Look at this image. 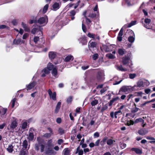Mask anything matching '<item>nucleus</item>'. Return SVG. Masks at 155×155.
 I'll list each match as a JSON object with an SVG mask.
<instances>
[{"label":"nucleus","mask_w":155,"mask_h":155,"mask_svg":"<svg viewBox=\"0 0 155 155\" xmlns=\"http://www.w3.org/2000/svg\"><path fill=\"white\" fill-rule=\"evenodd\" d=\"M18 124L17 121L15 120L12 121L10 125V129L14 130L17 126Z\"/></svg>","instance_id":"obj_15"},{"label":"nucleus","mask_w":155,"mask_h":155,"mask_svg":"<svg viewBox=\"0 0 155 155\" xmlns=\"http://www.w3.org/2000/svg\"><path fill=\"white\" fill-rule=\"evenodd\" d=\"M146 139L148 140H151L152 141H149V143H155V138H154L152 137H150V136H147L146 137Z\"/></svg>","instance_id":"obj_32"},{"label":"nucleus","mask_w":155,"mask_h":155,"mask_svg":"<svg viewBox=\"0 0 155 155\" xmlns=\"http://www.w3.org/2000/svg\"><path fill=\"white\" fill-rule=\"evenodd\" d=\"M49 5L48 4H46L44 7L42 13L45 14L46 13L48 9Z\"/></svg>","instance_id":"obj_34"},{"label":"nucleus","mask_w":155,"mask_h":155,"mask_svg":"<svg viewBox=\"0 0 155 155\" xmlns=\"http://www.w3.org/2000/svg\"><path fill=\"white\" fill-rule=\"evenodd\" d=\"M48 21V18L47 16L45 15L44 16L41 17L37 20V23L41 25H46Z\"/></svg>","instance_id":"obj_3"},{"label":"nucleus","mask_w":155,"mask_h":155,"mask_svg":"<svg viewBox=\"0 0 155 155\" xmlns=\"http://www.w3.org/2000/svg\"><path fill=\"white\" fill-rule=\"evenodd\" d=\"M39 40V38L38 36H35L33 39L34 41L35 44L37 43Z\"/></svg>","instance_id":"obj_51"},{"label":"nucleus","mask_w":155,"mask_h":155,"mask_svg":"<svg viewBox=\"0 0 155 155\" xmlns=\"http://www.w3.org/2000/svg\"><path fill=\"white\" fill-rule=\"evenodd\" d=\"M98 57V55L97 54H95L93 55L92 58L94 60H96Z\"/></svg>","instance_id":"obj_58"},{"label":"nucleus","mask_w":155,"mask_h":155,"mask_svg":"<svg viewBox=\"0 0 155 155\" xmlns=\"http://www.w3.org/2000/svg\"><path fill=\"white\" fill-rule=\"evenodd\" d=\"M45 148V145L42 143H36L35 145V150L38 151L40 149L41 152H43Z\"/></svg>","instance_id":"obj_5"},{"label":"nucleus","mask_w":155,"mask_h":155,"mask_svg":"<svg viewBox=\"0 0 155 155\" xmlns=\"http://www.w3.org/2000/svg\"><path fill=\"white\" fill-rule=\"evenodd\" d=\"M63 155H69L70 153V151L68 148H65L63 151Z\"/></svg>","instance_id":"obj_30"},{"label":"nucleus","mask_w":155,"mask_h":155,"mask_svg":"<svg viewBox=\"0 0 155 155\" xmlns=\"http://www.w3.org/2000/svg\"><path fill=\"white\" fill-rule=\"evenodd\" d=\"M137 21H132L131 22L128 24V27L129 28L130 27L136 24Z\"/></svg>","instance_id":"obj_42"},{"label":"nucleus","mask_w":155,"mask_h":155,"mask_svg":"<svg viewBox=\"0 0 155 155\" xmlns=\"http://www.w3.org/2000/svg\"><path fill=\"white\" fill-rule=\"evenodd\" d=\"M77 153H78L79 155H82L83 154V151L82 149H81L80 150L76 152L75 153L77 154Z\"/></svg>","instance_id":"obj_57"},{"label":"nucleus","mask_w":155,"mask_h":155,"mask_svg":"<svg viewBox=\"0 0 155 155\" xmlns=\"http://www.w3.org/2000/svg\"><path fill=\"white\" fill-rule=\"evenodd\" d=\"M90 43L89 46H90L91 48H93L94 47H95L96 45V44L95 42H91Z\"/></svg>","instance_id":"obj_50"},{"label":"nucleus","mask_w":155,"mask_h":155,"mask_svg":"<svg viewBox=\"0 0 155 155\" xmlns=\"http://www.w3.org/2000/svg\"><path fill=\"white\" fill-rule=\"evenodd\" d=\"M48 56L50 58L54 59L56 57V53L54 51H50L49 53Z\"/></svg>","instance_id":"obj_19"},{"label":"nucleus","mask_w":155,"mask_h":155,"mask_svg":"<svg viewBox=\"0 0 155 155\" xmlns=\"http://www.w3.org/2000/svg\"><path fill=\"white\" fill-rule=\"evenodd\" d=\"M143 122V123L144 122V120L143 119L141 118H139L137 119L134 122V123L136 124L138 122Z\"/></svg>","instance_id":"obj_38"},{"label":"nucleus","mask_w":155,"mask_h":155,"mask_svg":"<svg viewBox=\"0 0 155 155\" xmlns=\"http://www.w3.org/2000/svg\"><path fill=\"white\" fill-rule=\"evenodd\" d=\"M132 32L133 33V35L132 36H130L128 38V41L129 42L131 43H133L134 42L135 39L134 34L133 31H132Z\"/></svg>","instance_id":"obj_16"},{"label":"nucleus","mask_w":155,"mask_h":155,"mask_svg":"<svg viewBox=\"0 0 155 155\" xmlns=\"http://www.w3.org/2000/svg\"><path fill=\"white\" fill-rule=\"evenodd\" d=\"M99 101H101V98L97 96L95 97L92 100L91 104L92 106H95L98 103Z\"/></svg>","instance_id":"obj_10"},{"label":"nucleus","mask_w":155,"mask_h":155,"mask_svg":"<svg viewBox=\"0 0 155 155\" xmlns=\"http://www.w3.org/2000/svg\"><path fill=\"white\" fill-rule=\"evenodd\" d=\"M108 137H104L103 139L100 141V144L101 146L104 145L107 140Z\"/></svg>","instance_id":"obj_26"},{"label":"nucleus","mask_w":155,"mask_h":155,"mask_svg":"<svg viewBox=\"0 0 155 155\" xmlns=\"http://www.w3.org/2000/svg\"><path fill=\"white\" fill-rule=\"evenodd\" d=\"M106 57H107L110 59H114L115 58V57L114 55L111 53L107 54H106Z\"/></svg>","instance_id":"obj_35"},{"label":"nucleus","mask_w":155,"mask_h":155,"mask_svg":"<svg viewBox=\"0 0 155 155\" xmlns=\"http://www.w3.org/2000/svg\"><path fill=\"white\" fill-rule=\"evenodd\" d=\"M130 61V58L127 55H125L122 58V63L124 65L127 66L129 61Z\"/></svg>","instance_id":"obj_9"},{"label":"nucleus","mask_w":155,"mask_h":155,"mask_svg":"<svg viewBox=\"0 0 155 155\" xmlns=\"http://www.w3.org/2000/svg\"><path fill=\"white\" fill-rule=\"evenodd\" d=\"M24 42L21 39H15L13 41V44L15 45H20L23 43Z\"/></svg>","instance_id":"obj_18"},{"label":"nucleus","mask_w":155,"mask_h":155,"mask_svg":"<svg viewBox=\"0 0 155 155\" xmlns=\"http://www.w3.org/2000/svg\"><path fill=\"white\" fill-rule=\"evenodd\" d=\"M99 137V134L98 132H96L94 134V138H97Z\"/></svg>","instance_id":"obj_60"},{"label":"nucleus","mask_w":155,"mask_h":155,"mask_svg":"<svg viewBox=\"0 0 155 155\" xmlns=\"http://www.w3.org/2000/svg\"><path fill=\"white\" fill-rule=\"evenodd\" d=\"M54 65L51 63H49L47 65V68H45L42 70L41 76L45 77L46 74H48L50 71L52 70L54 68Z\"/></svg>","instance_id":"obj_1"},{"label":"nucleus","mask_w":155,"mask_h":155,"mask_svg":"<svg viewBox=\"0 0 155 155\" xmlns=\"http://www.w3.org/2000/svg\"><path fill=\"white\" fill-rule=\"evenodd\" d=\"M129 90V88L128 87L126 86H123L120 89V90L121 91L124 92H127Z\"/></svg>","instance_id":"obj_29"},{"label":"nucleus","mask_w":155,"mask_h":155,"mask_svg":"<svg viewBox=\"0 0 155 155\" xmlns=\"http://www.w3.org/2000/svg\"><path fill=\"white\" fill-rule=\"evenodd\" d=\"M149 84V81L144 79L140 80L137 83V86L139 87H146L148 86Z\"/></svg>","instance_id":"obj_2"},{"label":"nucleus","mask_w":155,"mask_h":155,"mask_svg":"<svg viewBox=\"0 0 155 155\" xmlns=\"http://www.w3.org/2000/svg\"><path fill=\"white\" fill-rule=\"evenodd\" d=\"M37 140L38 142L37 143H42L41 141H42V139L40 137H37Z\"/></svg>","instance_id":"obj_62"},{"label":"nucleus","mask_w":155,"mask_h":155,"mask_svg":"<svg viewBox=\"0 0 155 155\" xmlns=\"http://www.w3.org/2000/svg\"><path fill=\"white\" fill-rule=\"evenodd\" d=\"M46 155H54L55 152L53 150L48 148L45 151Z\"/></svg>","instance_id":"obj_17"},{"label":"nucleus","mask_w":155,"mask_h":155,"mask_svg":"<svg viewBox=\"0 0 155 155\" xmlns=\"http://www.w3.org/2000/svg\"><path fill=\"white\" fill-rule=\"evenodd\" d=\"M150 103L149 101H147L146 102H145L144 103L141 104H140V106H139V105H137V106L138 107H143L144 106H145L147 104V103Z\"/></svg>","instance_id":"obj_54"},{"label":"nucleus","mask_w":155,"mask_h":155,"mask_svg":"<svg viewBox=\"0 0 155 155\" xmlns=\"http://www.w3.org/2000/svg\"><path fill=\"white\" fill-rule=\"evenodd\" d=\"M48 93L51 98L53 100H56V93L55 92L52 93L51 90L49 89L48 91Z\"/></svg>","instance_id":"obj_11"},{"label":"nucleus","mask_w":155,"mask_h":155,"mask_svg":"<svg viewBox=\"0 0 155 155\" xmlns=\"http://www.w3.org/2000/svg\"><path fill=\"white\" fill-rule=\"evenodd\" d=\"M79 40L80 42L83 45H84L87 44V41L86 38L84 37L81 38L79 39Z\"/></svg>","instance_id":"obj_25"},{"label":"nucleus","mask_w":155,"mask_h":155,"mask_svg":"<svg viewBox=\"0 0 155 155\" xmlns=\"http://www.w3.org/2000/svg\"><path fill=\"white\" fill-rule=\"evenodd\" d=\"M150 22L151 20L149 18H145L144 20V22L145 24H143V23L144 27L148 29H150V28L149 26Z\"/></svg>","instance_id":"obj_12"},{"label":"nucleus","mask_w":155,"mask_h":155,"mask_svg":"<svg viewBox=\"0 0 155 155\" xmlns=\"http://www.w3.org/2000/svg\"><path fill=\"white\" fill-rule=\"evenodd\" d=\"M134 124V122L133 120H130L129 121H127V123H126V124L127 125L129 126L130 125H133Z\"/></svg>","instance_id":"obj_48"},{"label":"nucleus","mask_w":155,"mask_h":155,"mask_svg":"<svg viewBox=\"0 0 155 155\" xmlns=\"http://www.w3.org/2000/svg\"><path fill=\"white\" fill-rule=\"evenodd\" d=\"M125 52V50L124 49L119 48L118 49V53L120 55H123Z\"/></svg>","instance_id":"obj_27"},{"label":"nucleus","mask_w":155,"mask_h":155,"mask_svg":"<svg viewBox=\"0 0 155 155\" xmlns=\"http://www.w3.org/2000/svg\"><path fill=\"white\" fill-rule=\"evenodd\" d=\"M58 132L60 135H61L65 133V130L62 128L59 127L58 129Z\"/></svg>","instance_id":"obj_39"},{"label":"nucleus","mask_w":155,"mask_h":155,"mask_svg":"<svg viewBox=\"0 0 155 155\" xmlns=\"http://www.w3.org/2000/svg\"><path fill=\"white\" fill-rule=\"evenodd\" d=\"M52 74L54 76H56L57 74V69L55 68H54L52 71Z\"/></svg>","instance_id":"obj_43"},{"label":"nucleus","mask_w":155,"mask_h":155,"mask_svg":"<svg viewBox=\"0 0 155 155\" xmlns=\"http://www.w3.org/2000/svg\"><path fill=\"white\" fill-rule=\"evenodd\" d=\"M87 36L88 37L90 38H92L93 39L95 38V35L94 34H91L90 33H89L87 34Z\"/></svg>","instance_id":"obj_52"},{"label":"nucleus","mask_w":155,"mask_h":155,"mask_svg":"<svg viewBox=\"0 0 155 155\" xmlns=\"http://www.w3.org/2000/svg\"><path fill=\"white\" fill-rule=\"evenodd\" d=\"M52 135L50 133H46L43 135V137L46 138H49L51 137Z\"/></svg>","instance_id":"obj_47"},{"label":"nucleus","mask_w":155,"mask_h":155,"mask_svg":"<svg viewBox=\"0 0 155 155\" xmlns=\"http://www.w3.org/2000/svg\"><path fill=\"white\" fill-rule=\"evenodd\" d=\"M19 155H28V151L25 150H21Z\"/></svg>","instance_id":"obj_37"},{"label":"nucleus","mask_w":155,"mask_h":155,"mask_svg":"<svg viewBox=\"0 0 155 155\" xmlns=\"http://www.w3.org/2000/svg\"><path fill=\"white\" fill-rule=\"evenodd\" d=\"M28 146V142L26 140H25L23 143V148L26 150Z\"/></svg>","instance_id":"obj_44"},{"label":"nucleus","mask_w":155,"mask_h":155,"mask_svg":"<svg viewBox=\"0 0 155 155\" xmlns=\"http://www.w3.org/2000/svg\"><path fill=\"white\" fill-rule=\"evenodd\" d=\"M120 146L122 149H123L126 147V144L125 143H122L120 144Z\"/></svg>","instance_id":"obj_64"},{"label":"nucleus","mask_w":155,"mask_h":155,"mask_svg":"<svg viewBox=\"0 0 155 155\" xmlns=\"http://www.w3.org/2000/svg\"><path fill=\"white\" fill-rule=\"evenodd\" d=\"M74 59L73 57L71 55H68L65 58L64 61L66 62H69L71 60H73Z\"/></svg>","instance_id":"obj_22"},{"label":"nucleus","mask_w":155,"mask_h":155,"mask_svg":"<svg viewBox=\"0 0 155 155\" xmlns=\"http://www.w3.org/2000/svg\"><path fill=\"white\" fill-rule=\"evenodd\" d=\"M136 75L135 74H129V78L131 79L134 78L136 76Z\"/></svg>","instance_id":"obj_53"},{"label":"nucleus","mask_w":155,"mask_h":155,"mask_svg":"<svg viewBox=\"0 0 155 155\" xmlns=\"http://www.w3.org/2000/svg\"><path fill=\"white\" fill-rule=\"evenodd\" d=\"M21 25L22 27L24 28L25 31L28 32L30 31V28L27 25L25 24L23 22H22L21 23Z\"/></svg>","instance_id":"obj_20"},{"label":"nucleus","mask_w":155,"mask_h":155,"mask_svg":"<svg viewBox=\"0 0 155 155\" xmlns=\"http://www.w3.org/2000/svg\"><path fill=\"white\" fill-rule=\"evenodd\" d=\"M131 150L134 151L137 154H140L142 153L141 151L137 148H133L131 149Z\"/></svg>","instance_id":"obj_28"},{"label":"nucleus","mask_w":155,"mask_h":155,"mask_svg":"<svg viewBox=\"0 0 155 155\" xmlns=\"http://www.w3.org/2000/svg\"><path fill=\"white\" fill-rule=\"evenodd\" d=\"M29 23L30 24H32L33 23H37V20H30L29 21Z\"/></svg>","instance_id":"obj_59"},{"label":"nucleus","mask_w":155,"mask_h":155,"mask_svg":"<svg viewBox=\"0 0 155 155\" xmlns=\"http://www.w3.org/2000/svg\"><path fill=\"white\" fill-rule=\"evenodd\" d=\"M82 27L83 31L84 32H86V28L85 25H84L83 23L82 24Z\"/></svg>","instance_id":"obj_61"},{"label":"nucleus","mask_w":155,"mask_h":155,"mask_svg":"<svg viewBox=\"0 0 155 155\" xmlns=\"http://www.w3.org/2000/svg\"><path fill=\"white\" fill-rule=\"evenodd\" d=\"M36 83L35 81H33L31 83H30L28 85H26V87L27 90H30L33 88L36 85Z\"/></svg>","instance_id":"obj_13"},{"label":"nucleus","mask_w":155,"mask_h":155,"mask_svg":"<svg viewBox=\"0 0 155 155\" xmlns=\"http://www.w3.org/2000/svg\"><path fill=\"white\" fill-rule=\"evenodd\" d=\"M60 25L58 22H55L53 28H54L55 30L58 29L59 28L58 27L60 26Z\"/></svg>","instance_id":"obj_41"},{"label":"nucleus","mask_w":155,"mask_h":155,"mask_svg":"<svg viewBox=\"0 0 155 155\" xmlns=\"http://www.w3.org/2000/svg\"><path fill=\"white\" fill-rule=\"evenodd\" d=\"M34 138L33 133L31 132L29 133L28 134V138L29 140H33Z\"/></svg>","instance_id":"obj_36"},{"label":"nucleus","mask_w":155,"mask_h":155,"mask_svg":"<svg viewBox=\"0 0 155 155\" xmlns=\"http://www.w3.org/2000/svg\"><path fill=\"white\" fill-rule=\"evenodd\" d=\"M59 5L58 3L55 2L53 5L52 7L54 10H56L59 8Z\"/></svg>","instance_id":"obj_31"},{"label":"nucleus","mask_w":155,"mask_h":155,"mask_svg":"<svg viewBox=\"0 0 155 155\" xmlns=\"http://www.w3.org/2000/svg\"><path fill=\"white\" fill-rule=\"evenodd\" d=\"M117 70L121 71H127V69L125 68H124L122 65H118L116 67Z\"/></svg>","instance_id":"obj_24"},{"label":"nucleus","mask_w":155,"mask_h":155,"mask_svg":"<svg viewBox=\"0 0 155 155\" xmlns=\"http://www.w3.org/2000/svg\"><path fill=\"white\" fill-rule=\"evenodd\" d=\"M16 100V98H14L12 100L11 103H12V108H13L14 107L15 103Z\"/></svg>","instance_id":"obj_55"},{"label":"nucleus","mask_w":155,"mask_h":155,"mask_svg":"<svg viewBox=\"0 0 155 155\" xmlns=\"http://www.w3.org/2000/svg\"><path fill=\"white\" fill-rule=\"evenodd\" d=\"M123 29L122 28L120 30L117 37V39L119 41H121L122 40V36L123 35Z\"/></svg>","instance_id":"obj_14"},{"label":"nucleus","mask_w":155,"mask_h":155,"mask_svg":"<svg viewBox=\"0 0 155 155\" xmlns=\"http://www.w3.org/2000/svg\"><path fill=\"white\" fill-rule=\"evenodd\" d=\"M104 75L103 72L99 71H98L96 76V80L99 82L103 81L104 79Z\"/></svg>","instance_id":"obj_6"},{"label":"nucleus","mask_w":155,"mask_h":155,"mask_svg":"<svg viewBox=\"0 0 155 155\" xmlns=\"http://www.w3.org/2000/svg\"><path fill=\"white\" fill-rule=\"evenodd\" d=\"M7 110V109L5 108H3L2 110V112H1V117L2 118H4V115L6 113V111Z\"/></svg>","instance_id":"obj_40"},{"label":"nucleus","mask_w":155,"mask_h":155,"mask_svg":"<svg viewBox=\"0 0 155 155\" xmlns=\"http://www.w3.org/2000/svg\"><path fill=\"white\" fill-rule=\"evenodd\" d=\"M70 15L71 16H74L76 14V12L74 10H72L70 12Z\"/></svg>","instance_id":"obj_63"},{"label":"nucleus","mask_w":155,"mask_h":155,"mask_svg":"<svg viewBox=\"0 0 155 155\" xmlns=\"http://www.w3.org/2000/svg\"><path fill=\"white\" fill-rule=\"evenodd\" d=\"M138 133L139 134L142 135H144L146 134V133H145L144 131L143 130H139Z\"/></svg>","instance_id":"obj_56"},{"label":"nucleus","mask_w":155,"mask_h":155,"mask_svg":"<svg viewBox=\"0 0 155 155\" xmlns=\"http://www.w3.org/2000/svg\"><path fill=\"white\" fill-rule=\"evenodd\" d=\"M73 97L72 96H70L66 98V102L67 104H71L73 101Z\"/></svg>","instance_id":"obj_23"},{"label":"nucleus","mask_w":155,"mask_h":155,"mask_svg":"<svg viewBox=\"0 0 155 155\" xmlns=\"http://www.w3.org/2000/svg\"><path fill=\"white\" fill-rule=\"evenodd\" d=\"M134 106H135V107L133 109V110L132 111V112L133 113H135L136 112H137V111H138V110H139V109L137 107V105L135 104H134Z\"/></svg>","instance_id":"obj_45"},{"label":"nucleus","mask_w":155,"mask_h":155,"mask_svg":"<svg viewBox=\"0 0 155 155\" xmlns=\"http://www.w3.org/2000/svg\"><path fill=\"white\" fill-rule=\"evenodd\" d=\"M120 100L119 97L117 96L113 98L108 103L109 106L110 107L113 104L115 105L116 103L119 102Z\"/></svg>","instance_id":"obj_7"},{"label":"nucleus","mask_w":155,"mask_h":155,"mask_svg":"<svg viewBox=\"0 0 155 155\" xmlns=\"http://www.w3.org/2000/svg\"><path fill=\"white\" fill-rule=\"evenodd\" d=\"M27 123L26 121H24L23 122L22 125V128L23 129H26L27 126Z\"/></svg>","instance_id":"obj_46"},{"label":"nucleus","mask_w":155,"mask_h":155,"mask_svg":"<svg viewBox=\"0 0 155 155\" xmlns=\"http://www.w3.org/2000/svg\"><path fill=\"white\" fill-rule=\"evenodd\" d=\"M33 34H35L36 33H39V34L41 35L42 32L41 30V27L40 26H37L35 28H34L31 31Z\"/></svg>","instance_id":"obj_8"},{"label":"nucleus","mask_w":155,"mask_h":155,"mask_svg":"<svg viewBox=\"0 0 155 155\" xmlns=\"http://www.w3.org/2000/svg\"><path fill=\"white\" fill-rule=\"evenodd\" d=\"M13 147L12 145H10L7 148V150L10 153H12L13 150Z\"/></svg>","instance_id":"obj_33"},{"label":"nucleus","mask_w":155,"mask_h":155,"mask_svg":"<svg viewBox=\"0 0 155 155\" xmlns=\"http://www.w3.org/2000/svg\"><path fill=\"white\" fill-rule=\"evenodd\" d=\"M61 104V103L60 102H59L58 103L54 110L55 113L57 114L60 108Z\"/></svg>","instance_id":"obj_21"},{"label":"nucleus","mask_w":155,"mask_h":155,"mask_svg":"<svg viewBox=\"0 0 155 155\" xmlns=\"http://www.w3.org/2000/svg\"><path fill=\"white\" fill-rule=\"evenodd\" d=\"M93 10L94 12L91 13L88 16L89 17L91 18L96 17L99 15V13L97 5H96L95 7L93 8Z\"/></svg>","instance_id":"obj_4"},{"label":"nucleus","mask_w":155,"mask_h":155,"mask_svg":"<svg viewBox=\"0 0 155 155\" xmlns=\"http://www.w3.org/2000/svg\"><path fill=\"white\" fill-rule=\"evenodd\" d=\"M113 143V141L111 139H109L107 141V143L109 145H110Z\"/></svg>","instance_id":"obj_49"}]
</instances>
